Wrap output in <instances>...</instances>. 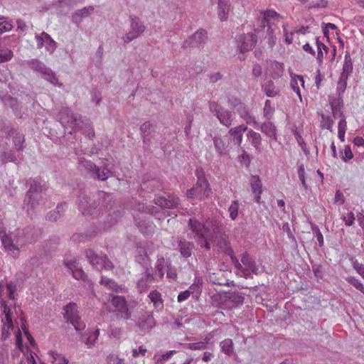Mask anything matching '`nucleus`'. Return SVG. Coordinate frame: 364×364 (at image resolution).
<instances>
[{
    "label": "nucleus",
    "instance_id": "1",
    "mask_svg": "<svg viewBox=\"0 0 364 364\" xmlns=\"http://www.w3.org/2000/svg\"><path fill=\"white\" fill-rule=\"evenodd\" d=\"M19 320L21 328L18 327L15 331V337L18 350L23 353L20 364H44L40 362L35 353L36 348L35 341L26 328L24 318L21 316Z\"/></svg>",
    "mask_w": 364,
    "mask_h": 364
},
{
    "label": "nucleus",
    "instance_id": "2",
    "mask_svg": "<svg viewBox=\"0 0 364 364\" xmlns=\"http://www.w3.org/2000/svg\"><path fill=\"white\" fill-rule=\"evenodd\" d=\"M16 290V284L14 282H0V299L2 323V336L4 339L10 336V331L14 329L13 314L16 307L13 304H8L4 298L8 297L10 299H14V292Z\"/></svg>",
    "mask_w": 364,
    "mask_h": 364
},
{
    "label": "nucleus",
    "instance_id": "3",
    "mask_svg": "<svg viewBox=\"0 0 364 364\" xmlns=\"http://www.w3.org/2000/svg\"><path fill=\"white\" fill-rule=\"evenodd\" d=\"M196 175L198 181L196 186L187 193L188 197L191 198H196L203 200L208 198L211 193V189L206 178L205 173L202 168H197Z\"/></svg>",
    "mask_w": 364,
    "mask_h": 364
},
{
    "label": "nucleus",
    "instance_id": "4",
    "mask_svg": "<svg viewBox=\"0 0 364 364\" xmlns=\"http://www.w3.org/2000/svg\"><path fill=\"white\" fill-rule=\"evenodd\" d=\"M58 119L65 129H70V132H75L82 129L84 122L81 117L72 112L71 109L68 107H63L59 112Z\"/></svg>",
    "mask_w": 364,
    "mask_h": 364
},
{
    "label": "nucleus",
    "instance_id": "5",
    "mask_svg": "<svg viewBox=\"0 0 364 364\" xmlns=\"http://www.w3.org/2000/svg\"><path fill=\"white\" fill-rule=\"evenodd\" d=\"M227 253L230 257L232 261L235 263V267L237 268V274L238 275L247 277L250 275V272H253L256 274L260 272L259 267L256 266L253 261H252L250 257L247 254H244L241 259L242 263L245 266V269H243L241 264L239 263L238 260L234 256L233 251L229 249L227 250Z\"/></svg>",
    "mask_w": 364,
    "mask_h": 364
},
{
    "label": "nucleus",
    "instance_id": "6",
    "mask_svg": "<svg viewBox=\"0 0 364 364\" xmlns=\"http://www.w3.org/2000/svg\"><path fill=\"white\" fill-rule=\"evenodd\" d=\"M0 239L5 250L12 257H16L19 254V249L24 244L21 238L14 233L8 235L5 230L0 229Z\"/></svg>",
    "mask_w": 364,
    "mask_h": 364
},
{
    "label": "nucleus",
    "instance_id": "7",
    "mask_svg": "<svg viewBox=\"0 0 364 364\" xmlns=\"http://www.w3.org/2000/svg\"><path fill=\"white\" fill-rule=\"evenodd\" d=\"M165 267V259H158L156 264V272L154 276L149 273L144 274L137 282V288L140 292L145 291L153 283L159 281L164 277L162 267Z\"/></svg>",
    "mask_w": 364,
    "mask_h": 364
},
{
    "label": "nucleus",
    "instance_id": "8",
    "mask_svg": "<svg viewBox=\"0 0 364 364\" xmlns=\"http://www.w3.org/2000/svg\"><path fill=\"white\" fill-rule=\"evenodd\" d=\"M112 311L117 318L128 320L132 317L133 306L128 304L122 296H114L111 300Z\"/></svg>",
    "mask_w": 364,
    "mask_h": 364
},
{
    "label": "nucleus",
    "instance_id": "9",
    "mask_svg": "<svg viewBox=\"0 0 364 364\" xmlns=\"http://www.w3.org/2000/svg\"><path fill=\"white\" fill-rule=\"evenodd\" d=\"M130 29L124 34L122 39L124 43H129L139 37L146 30V26L142 21L137 16H132L129 18Z\"/></svg>",
    "mask_w": 364,
    "mask_h": 364
},
{
    "label": "nucleus",
    "instance_id": "10",
    "mask_svg": "<svg viewBox=\"0 0 364 364\" xmlns=\"http://www.w3.org/2000/svg\"><path fill=\"white\" fill-rule=\"evenodd\" d=\"M64 318L69 321L77 331H82L85 324L80 320L78 315L77 306L75 304L70 303L63 309Z\"/></svg>",
    "mask_w": 364,
    "mask_h": 364
},
{
    "label": "nucleus",
    "instance_id": "11",
    "mask_svg": "<svg viewBox=\"0 0 364 364\" xmlns=\"http://www.w3.org/2000/svg\"><path fill=\"white\" fill-rule=\"evenodd\" d=\"M189 225L193 232L201 239V242H200V246L210 249L209 240L211 231L207 225H203L194 220H190Z\"/></svg>",
    "mask_w": 364,
    "mask_h": 364
},
{
    "label": "nucleus",
    "instance_id": "12",
    "mask_svg": "<svg viewBox=\"0 0 364 364\" xmlns=\"http://www.w3.org/2000/svg\"><path fill=\"white\" fill-rule=\"evenodd\" d=\"M156 206L146 205L144 203L139 204L138 210L141 213H157L159 209L172 208L176 205V202L173 200H169L164 197H159L155 200Z\"/></svg>",
    "mask_w": 364,
    "mask_h": 364
},
{
    "label": "nucleus",
    "instance_id": "13",
    "mask_svg": "<svg viewBox=\"0 0 364 364\" xmlns=\"http://www.w3.org/2000/svg\"><path fill=\"white\" fill-rule=\"evenodd\" d=\"M36 48L38 49L44 48L46 53L51 55L57 48V42L46 32H41L35 34Z\"/></svg>",
    "mask_w": 364,
    "mask_h": 364
},
{
    "label": "nucleus",
    "instance_id": "14",
    "mask_svg": "<svg viewBox=\"0 0 364 364\" xmlns=\"http://www.w3.org/2000/svg\"><path fill=\"white\" fill-rule=\"evenodd\" d=\"M86 257L92 266L97 270L110 269L112 267L111 262L105 255H99L92 250L86 251Z\"/></svg>",
    "mask_w": 364,
    "mask_h": 364
},
{
    "label": "nucleus",
    "instance_id": "15",
    "mask_svg": "<svg viewBox=\"0 0 364 364\" xmlns=\"http://www.w3.org/2000/svg\"><path fill=\"white\" fill-rule=\"evenodd\" d=\"M80 165L84 167L88 171H90L96 176V177L102 181H105L108 178L111 174V169L108 167L107 164H105V167L97 168L90 161H80Z\"/></svg>",
    "mask_w": 364,
    "mask_h": 364
},
{
    "label": "nucleus",
    "instance_id": "16",
    "mask_svg": "<svg viewBox=\"0 0 364 364\" xmlns=\"http://www.w3.org/2000/svg\"><path fill=\"white\" fill-rule=\"evenodd\" d=\"M247 130V126L241 124L231 128L225 135V139L234 146H240L242 144L244 133Z\"/></svg>",
    "mask_w": 364,
    "mask_h": 364
},
{
    "label": "nucleus",
    "instance_id": "17",
    "mask_svg": "<svg viewBox=\"0 0 364 364\" xmlns=\"http://www.w3.org/2000/svg\"><path fill=\"white\" fill-rule=\"evenodd\" d=\"M210 109L216 115L222 124L227 127L231 124L232 119L231 113L230 112L224 110L215 102L210 103Z\"/></svg>",
    "mask_w": 364,
    "mask_h": 364
},
{
    "label": "nucleus",
    "instance_id": "18",
    "mask_svg": "<svg viewBox=\"0 0 364 364\" xmlns=\"http://www.w3.org/2000/svg\"><path fill=\"white\" fill-rule=\"evenodd\" d=\"M90 203V200L87 197H84L80 200L79 209L83 215H97L101 213V206L98 207V205H95V202L94 201L92 204Z\"/></svg>",
    "mask_w": 364,
    "mask_h": 364
},
{
    "label": "nucleus",
    "instance_id": "19",
    "mask_svg": "<svg viewBox=\"0 0 364 364\" xmlns=\"http://www.w3.org/2000/svg\"><path fill=\"white\" fill-rule=\"evenodd\" d=\"M137 326L143 332H149L155 326L156 321L151 314H144L136 322Z\"/></svg>",
    "mask_w": 364,
    "mask_h": 364
},
{
    "label": "nucleus",
    "instance_id": "20",
    "mask_svg": "<svg viewBox=\"0 0 364 364\" xmlns=\"http://www.w3.org/2000/svg\"><path fill=\"white\" fill-rule=\"evenodd\" d=\"M214 146L216 151L220 155L227 154L230 149L233 148L231 144L225 139V135L223 137L215 136L214 139Z\"/></svg>",
    "mask_w": 364,
    "mask_h": 364
},
{
    "label": "nucleus",
    "instance_id": "21",
    "mask_svg": "<svg viewBox=\"0 0 364 364\" xmlns=\"http://www.w3.org/2000/svg\"><path fill=\"white\" fill-rule=\"evenodd\" d=\"M256 43V38L254 34L247 33L241 36L239 41L238 47L241 53L249 51L252 48Z\"/></svg>",
    "mask_w": 364,
    "mask_h": 364
},
{
    "label": "nucleus",
    "instance_id": "22",
    "mask_svg": "<svg viewBox=\"0 0 364 364\" xmlns=\"http://www.w3.org/2000/svg\"><path fill=\"white\" fill-rule=\"evenodd\" d=\"M41 198V194L38 192V189L31 185L26 196L25 202L30 203L31 208L35 209L40 205Z\"/></svg>",
    "mask_w": 364,
    "mask_h": 364
},
{
    "label": "nucleus",
    "instance_id": "23",
    "mask_svg": "<svg viewBox=\"0 0 364 364\" xmlns=\"http://www.w3.org/2000/svg\"><path fill=\"white\" fill-rule=\"evenodd\" d=\"M247 131V140L250 143V144L257 151L261 152L262 151L261 135L252 129H249Z\"/></svg>",
    "mask_w": 364,
    "mask_h": 364
},
{
    "label": "nucleus",
    "instance_id": "24",
    "mask_svg": "<svg viewBox=\"0 0 364 364\" xmlns=\"http://www.w3.org/2000/svg\"><path fill=\"white\" fill-rule=\"evenodd\" d=\"M250 182L252 192L255 196V201L259 203H260L261 194L262 192V181L258 176H252Z\"/></svg>",
    "mask_w": 364,
    "mask_h": 364
},
{
    "label": "nucleus",
    "instance_id": "25",
    "mask_svg": "<svg viewBox=\"0 0 364 364\" xmlns=\"http://www.w3.org/2000/svg\"><path fill=\"white\" fill-rule=\"evenodd\" d=\"M94 11V6H90L77 10L72 16L75 23H80L85 18L88 17Z\"/></svg>",
    "mask_w": 364,
    "mask_h": 364
},
{
    "label": "nucleus",
    "instance_id": "26",
    "mask_svg": "<svg viewBox=\"0 0 364 364\" xmlns=\"http://www.w3.org/2000/svg\"><path fill=\"white\" fill-rule=\"evenodd\" d=\"M291 87L296 93L301 102H302V97L301 95L300 87H304V80L301 75H291Z\"/></svg>",
    "mask_w": 364,
    "mask_h": 364
},
{
    "label": "nucleus",
    "instance_id": "27",
    "mask_svg": "<svg viewBox=\"0 0 364 364\" xmlns=\"http://www.w3.org/2000/svg\"><path fill=\"white\" fill-rule=\"evenodd\" d=\"M134 218L137 226L143 234L149 235L154 230V225L152 223L144 218L141 220L139 217L137 218L136 215H134Z\"/></svg>",
    "mask_w": 364,
    "mask_h": 364
},
{
    "label": "nucleus",
    "instance_id": "28",
    "mask_svg": "<svg viewBox=\"0 0 364 364\" xmlns=\"http://www.w3.org/2000/svg\"><path fill=\"white\" fill-rule=\"evenodd\" d=\"M48 362L52 364H68V360L61 353L55 350H49L47 353Z\"/></svg>",
    "mask_w": 364,
    "mask_h": 364
},
{
    "label": "nucleus",
    "instance_id": "29",
    "mask_svg": "<svg viewBox=\"0 0 364 364\" xmlns=\"http://www.w3.org/2000/svg\"><path fill=\"white\" fill-rule=\"evenodd\" d=\"M284 65L277 61L270 62L269 65V73L274 78H278L283 75Z\"/></svg>",
    "mask_w": 364,
    "mask_h": 364
},
{
    "label": "nucleus",
    "instance_id": "30",
    "mask_svg": "<svg viewBox=\"0 0 364 364\" xmlns=\"http://www.w3.org/2000/svg\"><path fill=\"white\" fill-rule=\"evenodd\" d=\"M264 94L269 97H274L279 95L280 90L272 81H268L262 86Z\"/></svg>",
    "mask_w": 364,
    "mask_h": 364
},
{
    "label": "nucleus",
    "instance_id": "31",
    "mask_svg": "<svg viewBox=\"0 0 364 364\" xmlns=\"http://www.w3.org/2000/svg\"><path fill=\"white\" fill-rule=\"evenodd\" d=\"M261 131L270 139L275 141L277 140L276 129L272 122H267L262 124L261 126Z\"/></svg>",
    "mask_w": 364,
    "mask_h": 364
},
{
    "label": "nucleus",
    "instance_id": "32",
    "mask_svg": "<svg viewBox=\"0 0 364 364\" xmlns=\"http://www.w3.org/2000/svg\"><path fill=\"white\" fill-rule=\"evenodd\" d=\"M43 78L55 86L63 87V84L58 81L56 74L49 68L43 73Z\"/></svg>",
    "mask_w": 364,
    "mask_h": 364
},
{
    "label": "nucleus",
    "instance_id": "33",
    "mask_svg": "<svg viewBox=\"0 0 364 364\" xmlns=\"http://www.w3.org/2000/svg\"><path fill=\"white\" fill-rule=\"evenodd\" d=\"M264 21L268 24H274L281 18L280 16L274 10H267L263 14Z\"/></svg>",
    "mask_w": 364,
    "mask_h": 364
},
{
    "label": "nucleus",
    "instance_id": "34",
    "mask_svg": "<svg viewBox=\"0 0 364 364\" xmlns=\"http://www.w3.org/2000/svg\"><path fill=\"white\" fill-rule=\"evenodd\" d=\"M99 335V329H96L94 331L90 332L87 334V337L85 339L84 343H85L88 348H92L95 345L98 339Z\"/></svg>",
    "mask_w": 364,
    "mask_h": 364
},
{
    "label": "nucleus",
    "instance_id": "35",
    "mask_svg": "<svg viewBox=\"0 0 364 364\" xmlns=\"http://www.w3.org/2000/svg\"><path fill=\"white\" fill-rule=\"evenodd\" d=\"M149 298L151 303L156 309H161L163 307V300L161 295L157 291H152L149 294Z\"/></svg>",
    "mask_w": 364,
    "mask_h": 364
},
{
    "label": "nucleus",
    "instance_id": "36",
    "mask_svg": "<svg viewBox=\"0 0 364 364\" xmlns=\"http://www.w3.org/2000/svg\"><path fill=\"white\" fill-rule=\"evenodd\" d=\"M213 337V333H209L205 338V341L198 343H193L187 344V348L191 350H200L205 348V346L209 343L210 340Z\"/></svg>",
    "mask_w": 364,
    "mask_h": 364
},
{
    "label": "nucleus",
    "instance_id": "37",
    "mask_svg": "<svg viewBox=\"0 0 364 364\" xmlns=\"http://www.w3.org/2000/svg\"><path fill=\"white\" fill-rule=\"evenodd\" d=\"M208 38L207 32L205 30L196 31L192 36V43L198 45L204 43Z\"/></svg>",
    "mask_w": 364,
    "mask_h": 364
},
{
    "label": "nucleus",
    "instance_id": "38",
    "mask_svg": "<svg viewBox=\"0 0 364 364\" xmlns=\"http://www.w3.org/2000/svg\"><path fill=\"white\" fill-rule=\"evenodd\" d=\"M200 293V287L198 284H193L190 287L188 290L183 291V300L186 299L188 297L192 294V296L195 299H197Z\"/></svg>",
    "mask_w": 364,
    "mask_h": 364
},
{
    "label": "nucleus",
    "instance_id": "39",
    "mask_svg": "<svg viewBox=\"0 0 364 364\" xmlns=\"http://www.w3.org/2000/svg\"><path fill=\"white\" fill-rule=\"evenodd\" d=\"M29 65L31 68V69L39 72L43 75L44 72H46L48 67L46 66V65L42 63L41 61L37 60V59H33L29 62Z\"/></svg>",
    "mask_w": 364,
    "mask_h": 364
},
{
    "label": "nucleus",
    "instance_id": "40",
    "mask_svg": "<svg viewBox=\"0 0 364 364\" xmlns=\"http://www.w3.org/2000/svg\"><path fill=\"white\" fill-rule=\"evenodd\" d=\"M136 261L140 264H146L148 262V256L147 254L142 247H138L136 248V254L135 255Z\"/></svg>",
    "mask_w": 364,
    "mask_h": 364
},
{
    "label": "nucleus",
    "instance_id": "41",
    "mask_svg": "<svg viewBox=\"0 0 364 364\" xmlns=\"http://www.w3.org/2000/svg\"><path fill=\"white\" fill-rule=\"evenodd\" d=\"M13 22L6 18H0V35L13 28Z\"/></svg>",
    "mask_w": 364,
    "mask_h": 364
},
{
    "label": "nucleus",
    "instance_id": "42",
    "mask_svg": "<svg viewBox=\"0 0 364 364\" xmlns=\"http://www.w3.org/2000/svg\"><path fill=\"white\" fill-rule=\"evenodd\" d=\"M64 265L70 270V272L75 270V268L78 267V264L75 258L73 256H66L63 260Z\"/></svg>",
    "mask_w": 364,
    "mask_h": 364
},
{
    "label": "nucleus",
    "instance_id": "43",
    "mask_svg": "<svg viewBox=\"0 0 364 364\" xmlns=\"http://www.w3.org/2000/svg\"><path fill=\"white\" fill-rule=\"evenodd\" d=\"M100 284L116 291H117L119 288L114 281L105 277H102Z\"/></svg>",
    "mask_w": 364,
    "mask_h": 364
},
{
    "label": "nucleus",
    "instance_id": "44",
    "mask_svg": "<svg viewBox=\"0 0 364 364\" xmlns=\"http://www.w3.org/2000/svg\"><path fill=\"white\" fill-rule=\"evenodd\" d=\"M13 51L10 49L0 50V63L8 62L13 58Z\"/></svg>",
    "mask_w": 364,
    "mask_h": 364
},
{
    "label": "nucleus",
    "instance_id": "45",
    "mask_svg": "<svg viewBox=\"0 0 364 364\" xmlns=\"http://www.w3.org/2000/svg\"><path fill=\"white\" fill-rule=\"evenodd\" d=\"M239 203L236 200L232 202L231 205L228 208L230 218L234 220L236 219L238 215Z\"/></svg>",
    "mask_w": 364,
    "mask_h": 364
},
{
    "label": "nucleus",
    "instance_id": "46",
    "mask_svg": "<svg viewBox=\"0 0 364 364\" xmlns=\"http://www.w3.org/2000/svg\"><path fill=\"white\" fill-rule=\"evenodd\" d=\"M316 46L318 50L317 59L318 61L321 62L323 58V52L325 53H327L328 47L323 43L320 42L318 39H316Z\"/></svg>",
    "mask_w": 364,
    "mask_h": 364
},
{
    "label": "nucleus",
    "instance_id": "47",
    "mask_svg": "<svg viewBox=\"0 0 364 364\" xmlns=\"http://www.w3.org/2000/svg\"><path fill=\"white\" fill-rule=\"evenodd\" d=\"M140 130L144 137L148 136L154 131V125L149 122H146L141 126Z\"/></svg>",
    "mask_w": 364,
    "mask_h": 364
},
{
    "label": "nucleus",
    "instance_id": "48",
    "mask_svg": "<svg viewBox=\"0 0 364 364\" xmlns=\"http://www.w3.org/2000/svg\"><path fill=\"white\" fill-rule=\"evenodd\" d=\"M346 280L364 294V286L358 279L353 277H348Z\"/></svg>",
    "mask_w": 364,
    "mask_h": 364
},
{
    "label": "nucleus",
    "instance_id": "49",
    "mask_svg": "<svg viewBox=\"0 0 364 364\" xmlns=\"http://www.w3.org/2000/svg\"><path fill=\"white\" fill-rule=\"evenodd\" d=\"M222 350L226 354H230L232 351V341L231 339H225L220 343Z\"/></svg>",
    "mask_w": 364,
    "mask_h": 364
},
{
    "label": "nucleus",
    "instance_id": "50",
    "mask_svg": "<svg viewBox=\"0 0 364 364\" xmlns=\"http://www.w3.org/2000/svg\"><path fill=\"white\" fill-rule=\"evenodd\" d=\"M238 161L242 164L248 166L250 163V156L244 149L241 150V153L237 156Z\"/></svg>",
    "mask_w": 364,
    "mask_h": 364
},
{
    "label": "nucleus",
    "instance_id": "51",
    "mask_svg": "<svg viewBox=\"0 0 364 364\" xmlns=\"http://www.w3.org/2000/svg\"><path fill=\"white\" fill-rule=\"evenodd\" d=\"M107 361L108 364H125V360L123 358L119 357L117 354H110L107 358Z\"/></svg>",
    "mask_w": 364,
    "mask_h": 364
},
{
    "label": "nucleus",
    "instance_id": "52",
    "mask_svg": "<svg viewBox=\"0 0 364 364\" xmlns=\"http://www.w3.org/2000/svg\"><path fill=\"white\" fill-rule=\"evenodd\" d=\"M321 127L324 129L331 131L333 127V121L330 117L322 115L321 121Z\"/></svg>",
    "mask_w": 364,
    "mask_h": 364
},
{
    "label": "nucleus",
    "instance_id": "53",
    "mask_svg": "<svg viewBox=\"0 0 364 364\" xmlns=\"http://www.w3.org/2000/svg\"><path fill=\"white\" fill-rule=\"evenodd\" d=\"M274 112V107L272 106L271 101L267 100L264 107V114L266 117L270 118Z\"/></svg>",
    "mask_w": 364,
    "mask_h": 364
},
{
    "label": "nucleus",
    "instance_id": "54",
    "mask_svg": "<svg viewBox=\"0 0 364 364\" xmlns=\"http://www.w3.org/2000/svg\"><path fill=\"white\" fill-rule=\"evenodd\" d=\"M173 353H175L174 350H170L161 355L159 358H157V355H156L155 358H156V360L155 364H164V362L168 360L173 355Z\"/></svg>",
    "mask_w": 364,
    "mask_h": 364
},
{
    "label": "nucleus",
    "instance_id": "55",
    "mask_svg": "<svg viewBox=\"0 0 364 364\" xmlns=\"http://www.w3.org/2000/svg\"><path fill=\"white\" fill-rule=\"evenodd\" d=\"M164 271H166V276L167 278L170 279L171 280H175L176 278V273L174 269L171 268L167 265V262L165 261V267H162V272L164 273Z\"/></svg>",
    "mask_w": 364,
    "mask_h": 364
},
{
    "label": "nucleus",
    "instance_id": "56",
    "mask_svg": "<svg viewBox=\"0 0 364 364\" xmlns=\"http://www.w3.org/2000/svg\"><path fill=\"white\" fill-rule=\"evenodd\" d=\"M284 29V41L287 44H291L293 41V36L296 32L290 31L289 32L287 26H283Z\"/></svg>",
    "mask_w": 364,
    "mask_h": 364
},
{
    "label": "nucleus",
    "instance_id": "57",
    "mask_svg": "<svg viewBox=\"0 0 364 364\" xmlns=\"http://www.w3.org/2000/svg\"><path fill=\"white\" fill-rule=\"evenodd\" d=\"M298 176L304 188H306L307 186L305 179V168L303 164L300 165L298 168Z\"/></svg>",
    "mask_w": 364,
    "mask_h": 364
},
{
    "label": "nucleus",
    "instance_id": "58",
    "mask_svg": "<svg viewBox=\"0 0 364 364\" xmlns=\"http://www.w3.org/2000/svg\"><path fill=\"white\" fill-rule=\"evenodd\" d=\"M9 359L8 349L4 346H0V364H4Z\"/></svg>",
    "mask_w": 364,
    "mask_h": 364
},
{
    "label": "nucleus",
    "instance_id": "59",
    "mask_svg": "<svg viewBox=\"0 0 364 364\" xmlns=\"http://www.w3.org/2000/svg\"><path fill=\"white\" fill-rule=\"evenodd\" d=\"M343 154V160L345 161H349L353 159V154L351 151L350 146L349 145H346L343 149L342 153Z\"/></svg>",
    "mask_w": 364,
    "mask_h": 364
},
{
    "label": "nucleus",
    "instance_id": "60",
    "mask_svg": "<svg viewBox=\"0 0 364 364\" xmlns=\"http://www.w3.org/2000/svg\"><path fill=\"white\" fill-rule=\"evenodd\" d=\"M73 276V277L77 280L82 279L84 280L85 278V275L84 272L80 267L75 268V270L70 272Z\"/></svg>",
    "mask_w": 364,
    "mask_h": 364
},
{
    "label": "nucleus",
    "instance_id": "61",
    "mask_svg": "<svg viewBox=\"0 0 364 364\" xmlns=\"http://www.w3.org/2000/svg\"><path fill=\"white\" fill-rule=\"evenodd\" d=\"M342 218L348 226H351L355 221V216L353 212L348 213L346 215H343Z\"/></svg>",
    "mask_w": 364,
    "mask_h": 364
},
{
    "label": "nucleus",
    "instance_id": "62",
    "mask_svg": "<svg viewBox=\"0 0 364 364\" xmlns=\"http://www.w3.org/2000/svg\"><path fill=\"white\" fill-rule=\"evenodd\" d=\"M352 264L358 274H359L364 279V266L353 259L352 260Z\"/></svg>",
    "mask_w": 364,
    "mask_h": 364
},
{
    "label": "nucleus",
    "instance_id": "63",
    "mask_svg": "<svg viewBox=\"0 0 364 364\" xmlns=\"http://www.w3.org/2000/svg\"><path fill=\"white\" fill-rule=\"evenodd\" d=\"M132 356L134 358H137L139 356H144L146 353V348L144 346H141L139 347L138 349H133L132 351Z\"/></svg>",
    "mask_w": 364,
    "mask_h": 364
},
{
    "label": "nucleus",
    "instance_id": "64",
    "mask_svg": "<svg viewBox=\"0 0 364 364\" xmlns=\"http://www.w3.org/2000/svg\"><path fill=\"white\" fill-rule=\"evenodd\" d=\"M23 141H24V139L21 135H20V134L16 135L14 140V146H15L16 149L18 150L21 149L23 148Z\"/></svg>",
    "mask_w": 364,
    "mask_h": 364
}]
</instances>
